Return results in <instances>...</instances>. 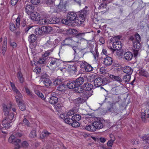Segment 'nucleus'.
<instances>
[{"mask_svg":"<svg viewBox=\"0 0 149 149\" xmlns=\"http://www.w3.org/2000/svg\"><path fill=\"white\" fill-rule=\"evenodd\" d=\"M67 18L71 21L75 20L77 25L82 24L85 20L86 14L84 11H81L76 14L74 12H69L67 15Z\"/></svg>","mask_w":149,"mask_h":149,"instance_id":"nucleus-1","label":"nucleus"},{"mask_svg":"<svg viewBox=\"0 0 149 149\" xmlns=\"http://www.w3.org/2000/svg\"><path fill=\"white\" fill-rule=\"evenodd\" d=\"M81 38H79L78 36H75L72 37L66 38L62 43V45L71 46L72 47L78 45L81 42Z\"/></svg>","mask_w":149,"mask_h":149,"instance_id":"nucleus-2","label":"nucleus"},{"mask_svg":"<svg viewBox=\"0 0 149 149\" xmlns=\"http://www.w3.org/2000/svg\"><path fill=\"white\" fill-rule=\"evenodd\" d=\"M30 17L31 19L35 21L40 20L41 24H56L57 22L54 20L50 21L49 20L47 19H40V14L37 12H32L31 14Z\"/></svg>","mask_w":149,"mask_h":149,"instance_id":"nucleus-3","label":"nucleus"},{"mask_svg":"<svg viewBox=\"0 0 149 149\" xmlns=\"http://www.w3.org/2000/svg\"><path fill=\"white\" fill-rule=\"evenodd\" d=\"M109 82V80L107 79L98 77L94 81V86L96 87H100L101 88H103L102 86L106 85Z\"/></svg>","mask_w":149,"mask_h":149,"instance_id":"nucleus-4","label":"nucleus"},{"mask_svg":"<svg viewBox=\"0 0 149 149\" xmlns=\"http://www.w3.org/2000/svg\"><path fill=\"white\" fill-rule=\"evenodd\" d=\"M10 83L13 91L15 93H16V94L15 96L16 102L18 104L23 102V100H22L23 98L20 92L15 87V84L11 81H10Z\"/></svg>","mask_w":149,"mask_h":149,"instance_id":"nucleus-5","label":"nucleus"},{"mask_svg":"<svg viewBox=\"0 0 149 149\" xmlns=\"http://www.w3.org/2000/svg\"><path fill=\"white\" fill-rule=\"evenodd\" d=\"M3 109V111L4 115L6 116H8L9 120H8L7 117L5 118L4 120H6L7 121H11L14 118V113H12L11 114H9V109H10L8 108L7 105L4 104L2 105Z\"/></svg>","mask_w":149,"mask_h":149,"instance_id":"nucleus-6","label":"nucleus"},{"mask_svg":"<svg viewBox=\"0 0 149 149\" xmlns=\"http://www.w3.org/2000/svg\"><path fill=\"white\" fill-rule=\"evenodd\" d=\"M112 46L113 48L111 46L109 47V48L111 51L113 53L116 50V49H121L122 48V44L121 41L117 40L113 42Z\"/></svg>","mask_w":149,"mask_h":149,"instance_id":"nucleus-7","label":"nucleus"},{"mask_svg":"<svg viewBox=\"0 0 149 149\" xmlns=\"http://www.w3.org/2000/svg\"><path fill=\"white\" fill-rule=\"evenodd\" d=\"M80 68L82 70H85L87 72H90L93 70V68L88 63L82 61L80 65Z\"/></svg>","mask_w":149,"mask_h":149,"instance_id":"nucleus-8","label":"nucleus"},{"mask_svg":"<svg viewBox=\"0 0 149 149\" xmlns=\"http://www.w3.org/2000/svg\"><path fill=\"white\" fill-rule=\"evenodd\" d=\"M8 141L9 143H13L15 146L18 148L20 147L19 143L21 142V140L16 139L14 135H11L10 136L9 138Z\"/></svg>","mask_w":149,"mask_h":149,"instance_id":"nucleus-9","label":"nucleus"},{"mask_svg":"<svg viewBox=\"0 0 149 149\" xmlns=\"http://www.w3.org/2000/svg\"><path fill=\"white\" fill-rule=\"evenodd\" d=\"M67 86L70 89L74 88L77 93H81V91L79 90V89L78 88H77V86L76 83L74 81H69L67 83Z\"/></svg>","mask_w":149,"mask_h":149,"instance_id":"nucleus-10","label":"nucleus"},{"mask_svg":"<svg viewBox=\"0 0 149 149\" xmlns=\"http://www.w3.org/2000/svg\"><path fill=\"white\" fill-rule=\"evenodd\" d=\"M72 49L74 51V54L75 55V57L77 56L78 58H81L83 56V54L82 50L80 49L79 48L78 45L72 47Z\"/></svg>","mask_w":149,"mask_h":149,"instance_id":"nucleus-11","label":"nucleus"},{"mask_svg":"<svg viewBox=\"0 0 149 149\" xmlns=\"http://www.w3.org/2000/svg\"><path fill=\"white\" fill-rule=\"evenodd\" d=\"M110 107L107 109L108 111L117 115L119 113V110L116 105L115 104L112 103L110 104Z\"/></svg>","mask_w":149,"mask_h":149,"instance_id":"nucleus-12","label":"nucleus"},{"mask_svg":"<svg viewBox=\"0 0 149 149\" xmlns=\"http://www.w3.org/2000/svg\"><path fill=\"white\" fill-rule=\"evenodd\" d=\"M84 81V79L83 77H80L77 78L75 81L77 84V88H78L79 89V90L81 91V92H82V89L80 85L83 83Z\"/></svg>","mask_w":149,"mask_h":149,"instance_id":"nucleus-13","label":"nucleus"},{"mask_svg":"<svg viewBox=\"0 0 149 149\" xmlns=\"http://www.w3.org/2000/svg\"><path fill=\"white\" fill-rule=\"evenodd\" d=\"M25 11L29 15L33 11L34 7L32 4H27L24 7Z\"/></svg>","mask_w":149,"mask_h":149,"instance_id":"nucleus-14","label":"nucleus"},{"mask_svg":"<svg viewBox=\"0 0 149 149\" xmlns=\"http://www.w3.org/2000/svg\"><path fill=\"white\" fill-rule=\"evenodd\" d=\"M121 88L120 86H117L112 88L111 93L113 95H118L121 92Z\"/></svg>","mask_w":149,"mask_h":149,"instance_id":"nucleus-15","label":"nucleus"},{"mask_svg":"<svg viewBox=\"0 0 149 149\" xmlns=\"http://www.w3.org/2000/svg\"><path fill=\"white\" fill-rule=\"evenodd\" d=\"M82 88L84 90L89 91L92 89L93 86L91 83L88 82L85 83L83 85Z\"/></svg>","mask_w":149,"mask_h":149,"instance_id":"nucleus-16","label":"nucleus"},{"mask_svg":"<svg viewBox=\"0 0 149 149\" xmlns=\"http://www.w3.org/2000/svg\"><path fill=\"white\" fill-rule=\"evenodd\" d=\"M104 65L109 66L111 65L113 63V59L112 58L109 56H107L104 58Z\"/></svg>","mask_w":149,"mask_h":149,"instance_id":"nucleus-17","label":"nucleus"},{"mask_svg":"<svg viewBox=\"0 0 149 149\" xmlns=\"http://www.w3.org/2000/svg\"><path fill=\"white\" fill-rule=\"evenodd\" d=\"M122 70L124 72L127 74H132L133 71V69L129 66H125L123 67Z\"/></svg>","mask_w":149,"mask_h":149,"instance_id":"nucleus-18","label":"nucleus"},{"mask_svg":"<svg viewBox=\"0 0 149 149\" xmlns=\"http://www.w3.org/2000/svg\"><path fill=\"white\" fill-rule=\"evenodd\" d=\"M59 59L56 58H52L50 60L49 65L54 68L55 66H57V64L59 63Z\"/></svg>","mask_w":149,"mask_h":149,"instance_id":"nucleus-19","label":"nucleus"},{"mask_svg":"<svg viewBox=\"0 0 149 149\" xmlns=\"http://www.w3.org/2000/svg\"><path fill=\"white\" fill-rule=\"evenodd\" d=\"M109 78L113 81H116L121 83L122 82V79L121 77L118 76H115L112 74H110Z\"/></svg>","mask_w":149,"mask_h":149,"instance_id":"nucleus-20","label":"nucleus"},{"mask_svg":"<svg viewBox=\"0 0 149 149\" xmlns=\"http://www.w3.org/2000/svg\"><path fill=\"white\" fill-rule=\"evenodd\" d=\"M68 68L69 71L72 73H75L77 71V67L75 64L70 65Z\"/></svg>","mask_w":149,"mask_h":149,"instance_id":"nucleus-21","label":"nucleus"},{"mask_svg":"<svg viewBox=\"0 0 149 149\" xmlns=\"http://www.w3.org/2000/svg\"><path fill=\"white\" fill-rule=\"evenodd\" d=\"M17 77L19 81V82L22 84L24 81V78L21 71H19L17 73Z\"/></svg>","mask_w":149,"mask_h":149,"instance_id":"nucleus-22","label":"nucleus"},{"mask_svg":"<svg viewBox=\"0 0 149 149\" xmlns=\"http://www.w3.org/2000/svg\"><path fill=\"white\" fill-rule=\"evenodd\" d=\"M125 59L127 60H131L133 57L132 54L130 52H126L124 55Z\"/></svg>","mask_w":149,"mask_h":149,"instance_id":"nucleus-23","label":"nucleus"},{"mask_svg":"<svg viewBox=\"0 0 149 149\" xmlns=\"http://www.w3.org/2000/svg\"><path fill=\"white\" fill-rule=\"evenodd\" d=\"M86 130L90 132H94L96 130V128L95 127L94 124H93V123L92 125H89L86 127Z\"/></svg>","mask_w":149,"mask_h":149,"instance_id":"nucleus-24","label":"nucleus"},{"mask_svg":"<svg viewBox=\"0 0 149 149\" xmlns=\"http://www.w3.org/2000/svg\"><path fill=\"white\" fill-rule=\"evenodd\" d=\"M58 101V98L55 96H52L51 97L49 100V103L52 104H55Z\"/></svg>","mask_w":149,"mask_h":149,"instance_id":"nucleus-25","label":"nucleus"},{"mask_svg":"<svg viewBox=\"0 0 149 149\" xmlns=\"http://www.w3.org/2000/svg\"><path fill=\"white\" fill-rule=\"evenodd\" d=\"M93 124L94 125L96 128V130L101 129L103 126V123H101V122H93Z\"/></svg>","mask_w":149,"mask_h":149,"instance_id":"nucleus-26","label":"nucleus"},{"mask_svg":"<svg viewBox=\"0 0 149 149\" xmlns=\"http://www.w3.org/2000/svg\"><path fill=\"white\" fill-rule=\"evenodd\" d=\"M65 123L70 124L71 125L74 127H79L80 124L78 122H65Z\"/></svg>","mask_w":149,"mask_h":149,"instance_id":"nucleus-27","label":"nucleus"},{"mask_svg":"<svg viewBox=\"0 0 149 149\" xmlns=\"http://www.w3.org/2000/svg\"><path fill=\"white\" fill-rule=\"evenodd\" d=\"M42 32L47 33L50 32L52 30V27L50 26H43L42 27Z\"/></svg>","mask_w":149,"mask_h":149,"instance_id":"nucleus-28","label":"nucleus"},{"mask_svg":"<svg viewBox=\"0 0 149 149\" xmlns=\"http://www.w3.org/2000/svg\"><path fill=\"white\" fill-rule=\"evenodd\" d=\"M140 41L134 40L132 42L133 46L135 49H139L141 46Z\"/></svg>","mask_w":149,"mask_h":149,"instance_id":"nucleus-29","label":"nucleus"},{"mask_svg":"<svg viewBox=\"0 0 149 149\" xmlns=\"http://www.w3.org/2000/svg\"><path fill=\"white\" fill-rule=\"evenodd\" d=\"M103 2L99 6V9H104L107 6V0H102Z\"/></svg>","mask_w":149,"mask_h":149,"instance_id":"nucleus-30","label":"nucleus"},{"mask_svg":"<svg viewBox=\"0 0 149 149\" xmlns=\"http://www.w3.org/2000/svg\"><path fill=\"white\" fill-rule=\"evenodd\" d=\"M131 75L130 74H126L123 76V80L125 83H127L130 81L131 79Z\"/></svg>","mask_w":149,"mask_h":149,"instance_id":"nucleus-31","label":"nucleus"},{"mask_svg":"<svg viewBox=\"0 0 149 149\" xmlns=\"http://www.w3.org/2000/svg\"><path fill=\"white\" fill-rule=\"evenodd\" d=\"M59 11L63 12L64 13L66 11V6L65 5H61L60 4L58 6Z\"/></svg>","mask_w":149,"mask_h":149,"instance_id":"nucleus-32","label":"nucleus"},{"mask_svg":"<svg viewBox=\"0 0 149 149\" xmlns=\"http://www.w3.org/2000/svg\"><path fill=\"white\" fill-rule=\"evenodd\" d=\"M37 39V37L35 35L31 34L29 36V41L30 42H33Z\"/></svg>","mask_w":149,"mask_h":149,"instance_id":"nucleus-33","label":"nucleus"},{"mask_svg":"<svg viewBox=\"0 0 149 149\" xmlns=\"http://www.w3.org/2000/svg\"><path fill=\"white\" fill-rule=\"evenodd\" d=\"M53 51V49L45 51L44 53L42 55V57L45 58H46V59H47L48 58V56L50 55Z\"/></svg>","mask_w":149,"mask_h":149,"instance_id":"nucleus-34","label":"nucleus"},{"mask_svg":"<svg viewBox=\"0 0 149 149\" xmlns=\"http://www.w3.org/2000/svg\"><path fill=\"white\" fill-rule=\"evenodd\" d=\"M81 116L79 114H76L72 117V121H79L81 119Z\"/></svg>","mask_w":149,"mask_h":149,"instance_id":"nucleus-35","label":"nucleus"},{"mask_svg":"<svg viewBox=\"0 0 149 149\" xmlns=\"http://www.w3.org/2000/svg\"><path fill=\"white\" fill-rule=\"evenodd\" d=\"M66 88V86L65 85L62 84L60 85L57 87V90L61 92H64L65 91Z\"/></svg>","mask_w":149,"mask_h":149,"instance_id":"nucleus-36","label":"nucleus"},{"mask_svg":"<svg viewBox=\"0 0 149 149\" xmlns=\"http://www.w3.org/2000/svg\"><path fill=\"white\" fill-rule=\"evenodd\" d=\"M43 83L44 85L46 86H49L51 85L52 82L49 79H45L43 81Z\"/></svg>","mask_w":149,"mask_h":149,"instance_id":"nucleus-37","label":"nucleus"},{"mask_svg":"<svg viewBox=\"0 0 149 149\" xmlns=\"http://www.w3.org/2000/svg\"><path fill=\"white\" fill-rule=\"evenodd\" d=\"M66 115V114H61L60 115V117L64 121H70V118L69 117V116Z\"/></svg>","mask_w":149,"mask_h":149,"instance_id":"nucleus-38","label":"nucleus"},{"mask_svg":"<svg viewBox=\"0 0 149 149\" xmlns=\"http://www.w3.org/2000/svg\"><path fill=\"white\" fill-rule=\"evenodd\" d=\"M42 32V27L40 28L39 27H37L35 29V33L37 35H41Z\"/></svg>","mask_w":149,"mask_h":149,"instance_id":"nucleus-39","label":"nucleus"},{"mask_svg":"<svg viewBox=\"0 0 149 149\" xmlns=\"http://www.w3.org/2000/svg\"><path fill=\"white\" fill-rule=\"evenodd\" d=\"M35 93L36 94L38 95L40 98L42 99V100H45V97L42 94V93L40 92L38 90H36L35 91Z\"/></svg>","mask_w":149,"mask_h":149,"instance_id":"nucleus-40","label":"nucleus"},{"mask_svg":"<svg viewBox=\"0 0 149 149\" xmlns=\"http://www.w3.org/2000/svg\"><path fill=\"white\" fill-rule=\"evenodd\" d=\"M23 102H22L19 103H18V105L19 109L22 111L25 110L26 109L25 105L23 103Z\"/></svg>","mask_w":149,"mask_h":149,"instance_id":"nucleus-41","label":"nucleus"},{"mask_svg":"<svg viewBox=\"0 0 149 149\" xmlns=\"http://www.w3.org/2000/svg\"><path fill=\"white\" fill-rule=\"evenodd\" d=\"M94 58L95 59H98V58L101 59H102L103 57L102 56L100 57L99 56V53H98V51L97 50H95V52L93 53Z\"/></svg>","mask_w":149,"mask_h":149,"instance_id":"nucleus-42","label":"nucleus"},{"mask_svg":"<svg viewBox=\"0 0 149 149\" xmlns=\"http://www.w3.org/2000/svg\"><path fill=\"white\" fill-rule=\"evenodd\" d=\"M9 27L10 30L12 32H14L16 29L14 24L13 23L11 22L9 24Z\"/></svg>","mask_w":149,"mask_h":149,"instance_id":"nucleus-43","label":"nucleus"},{"mask_svg":"<svg viewBox=\"0 0 149 149\" xmlns=\"http://www.w3.org/2000/svg\"><path fill=\"white\" fill-rule=\"evenodd\" d=\"M142 138L145 143H149V134L145 135Z\"/></svg>","mask_w":149,"mask_h":149,"instance_id":"nucleus-44","label":"nucleus"},{"mask_svg":"<svg viewBox=\"0 0 149 149\" xmlns=\"http://www.w3.org/2000/svg\"><path fill=\"white\" fill-rule=\"evenodd\" d=\"M53 42L49 40H48L47 42L45 44V45L48 47H51L53 45Z\"/></svg>","mask_w":149,"mask_h":149,"instance_id":"nucleus-45","label":"nucleus"},{"mask_svg":"<svg viewBox=\"0 0 149 149\" xmlns=\"http://www.w3.org/2000/svg\"><path fill=\"white\" fill-rule=\"evenodd\" d=\"M15 21L16 26L17 28H18L19 27L20 23V17L19 16L17 17Z\"/></svg>","mask_w":149,"mask_h":149,"instance_id":"nucleus-46","label":"nucleus"},{"mask_svg":"<svg viewBox=\"0 0 149 149\" xmlns=\"http://www.w3.org/2000/svg\"><path fill=\"white\" fill-rule=\"evenodd\" d=\"M96 75L93 74L89 76V78H88L89 81L90 82H92L94 81L96 79Z\"/></svg>","mask_w":149,"mask_h":149,"instance_id":"nucleus-47","label":"nucleus"},{"mask_svg":"<svg viewBox=\"0 0 149 149\" xmlns=\"http://www.w3.org/2000/svg\"><path fill=\"white\" fill-rule=\"evenodd\" d=\"M62 82V81L61 79H57L53 82V84L54 85H57L61 84Z\"/></svg>","mask_w":149,"mask_h":149,"instance_id":"nucleus-48","label":"nucleus"},{"mask_svg":"<svg viewBox=\"0 0 149 149\" xmlns=\"http://www.w3.org/2000/svg\"><path fill=\"white\" fill-rule=\"evenodd\" d=\"M100 72L101 74L104 75L107 72V70L104 67H102L100 69Z\"/></svg>","mask_w":149,"mask_h":149,"instance_id":"nucleus-49","label":"nucleus"},{"mask_svg":"<svg viewBox=\"0 0 149 149\" xmlns=\"http://www.w3.org/2000/svg\"><path fill=\"white\" fill-rule=\"evenodd\" d=\"M36 132L34 130H33L30 133L29 136L31 138H33L36 136Z\"/></svg>","mask_w":149,"mask_h":149,"instance_id":"nucleus-50","label":"nucleus"},{"mask_svg":"<svg viewBox=\"0 0 149 149\" xmlns=\"http://www.w3.org/2000/svg\"><path fill=\"white\" fill-rule=\"evenodd\" d=\"M24 88L25 89L26 93L28 95L32 96L31 92L30 90V89L28 88V87L26 86H25Z\"/></svg>","mask_w":149,"mask_h":149,"instance_id":"nucleus-51","label":"nucleus"},{"mask_svg":"<svg viewBox=\"0 0 149 149\" xmlns=\"http://www.w3.org/2000/svg\"><path fill=\"white\" fill-rule=\"evenodd\" d=\"M9 109H12V110L16 114H17V112H16L17 109H16V107H15L14 106V105H12L11 104H10V106L9 107Z\"/></svg>","mask_w":149,"mask_h":149,"instance_id":"nucleus-52","label":"nucleus"},{"mask_svg":"<svg viewBox=\"0 0 149 149\" xmlns=\"http://www.w3.org/2000/svg\"><path fill=\"white\" fill-rule=\"evenodd\" d=\"M74 113V109H72L69 111L67 113V115L69 117L71 116Z\"/></svg>","mask_w":149,"mask_h":149,"instance_id":"nucleus-53","label":"nucleus"},{"mask_svg":"<svg viewBox=\"0 0 149 149\" xmlns=\"http://www.w3.org/2000/svg\"><path fill=\"white\" fill-rule=\"evenodd\" d=\"M21 145L22 147L26 148L29 146V144L27 141H24L22 143Z\"/></svg>","mask_w":149,"mask_h":149,"instance_id":"nucleus-54","label":"nucleus"},{"mask_svg":"<svg viewBox=\"0 0 149 149\" xmlns=\"http://www.w3.org/2000/svg\"><path fill=\"white\" fill-rule=\"evenodd\" d=\"M135 40H141V37L138 33H136L134 35Z\"/></svg>","mask_w":149,"mask_h":149,"instance_id":"nucleus-55","label":"nucleus"},{"mask_svg":"<svg viewBox=\"0 0 149 149\" xmlns=\"http://www.w3.org/2000/svg\"><path fill=\"white\" fill-rule=\"evenodd\" d=\"M140 74L142 76L147 77V72L144 70H141L140 72Z\"/></svg>","mask_w":149,"mask_h":149,"instance_id":"nucleus-56","label":"nucleus"},{"mask_svg":"<svg viewBox=\"0 0 149 149\" xmlns=\"http://www.w3.org/2000/svg\"><path fill=\"white\" fill-rule=\"evenodd\" d=\"M46 58H45L43 57H42V58H41L39 59L38 61V63L40 64H42L44 63L45 61L46 60Z\"/></svg>","mask_w":149,"mask_h":149,"instance_id":"nucleus-57","label":"nucleus"},{"mask_svg":"<svg viewBox=\"0 0 149 149\" xmlns=\"http://www.w3.org/2000/svg\"><path fill=\"white\" fill-rule=\"evenodd\" d=\"M40 2V0H31V3L33 4L37 5Z\"/></svg>","mask_w":149,"mask_h":149,"instance_id":"nucleus-58","label":"nucleus"},{"mask_svg":"<svg viewBox=\"0 0 149 149\" xmlns=\"http://www.w3.org/2000/svg\"><path fill=\"white\" fill-rule=\"evenodd\" d=\"M101 54L102 55V54L105 55L106 56H108L109 54L107 52V51L106 49H103L102 50V52L101 53Z\"/></svg>","mask_w":149,"mask_h":149,"instance_id":"nucleus-59","label":"nucleus"},{"mask_svg":"<svg viewBox=\"0 0 149 149\" xmlns=\"http://www.w3.org/2000/svg\"><path fill=\"white\" fill-rule=\"evenodd\" d=\"M42 134L43 137L46 136L48 135L49 133L47 131H44L42 132Z\"/></svg>","mask_w":149,"mask_h":149,"instance_id":"nucleus-60","label":"nucleus"},{"mask_svg":"<svg viewBox=\"0 0 149 149\" xmlns=\"http://www.w3.org/2000/svg\"><path fill=\"white\" fill-rule=\"evenodd\" d=\"M114 140H110L107 143V145L109 147H112Z\"/></svg>","mask_w":149,"mask_h":149,"instance_id":"nucleus-61","label":"nucleus"},{"mask_svg":"<svg viewBox=\"0 0 149 149\" xmlns=\"http://www.w3.org/2000/svg\"><path fill=\"white\" fill-rule=\"evenodd\" d=\"M18 0H11V4L13 6L15 5L18 2Z\"/></svg>","mask_w":149,"mask_h":149,"instance_id":"nucleus-62","label":"nucleus"},{"mask_svg":"<svg viewBox=\"0 0 149 149\" xmlns=\"http://www.w3.org/2000/svg\"><path fill=\"white\" fill-rule=\"evenodd\" d=\"M21 124L24 126L27 125V126H29L30 125L29 122H23Z\"/></svg>","mask_w":149,"mask_h":149,"instance_id":"nucleus-63","label":"nucleus"},{"mask_svg":"<svg viewBox=\"0 0 149 149\" xmlns=\"http://www.w3.org/2000/svg\"><path fill=\"white\" fill-rule=\"evenodd\" d=\"M62 22L64 24H67L69 23V21L66 19H63L61 20Z\"/></svg>","mask_w":149,"mask_h":149,"instance_id":"nucleus-64","label":"nucleus"}]
</instances>
